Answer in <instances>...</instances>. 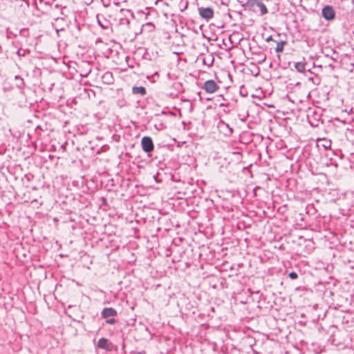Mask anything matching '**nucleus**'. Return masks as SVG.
<instances>
[{"label":"nucleus","instance_id":"nucleus-1","mask_svg":"<svg viewBox=\"0 0 354 354\" xmlns=\"http://www.w3.org/2000/svg\"><path fill=\"white\" fill-rule=\"evenodd\" d=\"M323 113L324 110L320 107L309 108L307 111V120L309 124L313 127H318L324 124Z\"/></svg>","mask_w":354,"mask_h":354},{"label":"nucleus","instance_id":"nucleus-2","mask_svg":"<svg viewBox=\"0 0 354 354\" xmlns=\"http://www.w3.org/2000/svg\"><path fill=\"white\" fill-rule=\"evenodd\" d=\"M246 10L252 12L259 16H264L268 12L266 6L262 0H251Z\"/></svg>","mask_w":354,"mask_h":354},{"label":"nucleus","instance_id":"nucleus-3","mask_svg":"<svg viewBox=\"0 0 354 354\" xmlns=\"http://www.w3.org/2000/svg\"><path fill=\"white\" fill-rule=\"evenodd\" d=\"M118 315L117 310L113 308H104L101 312V317L103 319H106V324H115L117 323L115 317Z\"/></svg>","mask_w":354,"mask_h":354},{"label":"nucleus","instance_id":"nucleus-4","mask_svg":"<svg viewBox=\"0 0 354 354\" xmlns=\"http://www.w3.org/2000/svg\"><path fill=\"white\" fill-rule=\"evenodd\" d=\"M12 44L17 48L16 53L19 57H25L30 53L28 46H31V44H23L22 40L17 39L12 41Z\"/></svg>","mask_w":354,"mask_h":354},{"label":"nucleus","instance_id":"nucleus-5","mask_svg":"<svg viewBox=\"0 0 354 354\" xmlns=\"http://www.w3.org/2000/svg\"><path fill=\"white\" fill-rule=\"evenodd\" d=\"M219 83H221L220 81L218 83L214 80H209L205 81L203 84V85L201 86V88L206 93H209V94L214 93L218 91L220 89Z\"/></svg>","mask_w":354,"mask_h":354},{"label":"nucleus","instance_id":"nucleus-6","mask_svg":"<svg viewBox=\"0 0 354 354\" xmlns=\"http://www.w3.org/2000/svg\"><path fill=\"white\" fill-rule=\"evenodd\" d=\"M339 64L341 68L346 71L352 72L354 69L353 59L347 54L342 56Z\"/></svg>","mask_w":354,"mask_h":354},{"label":"nucleus","instance_id":"nucleus-7","mask_svg":"<svg viewBox=\"0 0 354 354\" xmlns=\"http://www.w3.org/2000/svg\"><path fill=\"white\" fill-rule=\"evenodd\" d=\"M141 148L142 151L147 153L149 156L154 150V144L151 137L144 136L140 142Z\"/></svg>","mask_w":354,"mask_h":354},{"label":"nucleus","instance_id":"nucleus-8","mask_svg":"<svg viewBox=\"0 0 354 354\" xmlns=\"http://www.w3.org/2000/svg\"><path fill=\"white\" fill-rule=\"evenodd\" d=\"M102 15L105 17L113 25L117 24L118 18L120 17L118 10L104 9L102 12Z\"/></svg>","mask_w":354,"mask_h":354},{"label":"nucleus","instance_id":"nucleus-9","mask_svg":"<svg viewBox=\"0 0 354 354\" xmlns=\"http://www.w3.org/2000/svg\"><path fill=\"white\" fill-rule=\"evenodd\" d=\"M98 25L104 30L112 32H113V24L108 21V19L102 15V13H99L96 15Z\"/></svg>","mask_w":354,"mask_h":354},{"label":"nucleus","instance_id":"nucleus-10","mask_svg":"<svg viewBox=\"0 0 354 354\" xmlns=\"http://www.w3.org/2000/svg\"><path fill=\"white\" fill-rule=\"evenodd\" d=\"M115 347L117 348L111 342L105 337H101L97 344V348L105 350L107 352H111Z\"/></svg>","mask_w":354,"mask_h":354},{"label":"nucleus","instance_id":"nucleus-11","mask_svg":"<svg viewBox=\"0 0 354 354\" xmlns=\"http://www.w3.org/2000/svg\"><path fill=\"white\" fill-rule=\"evenodd\" d=\"M169 92L168 95L173 99L177 98L178 97L179 93L183 92V86L182 83L179 82H174L172 83L169 88Z\"/></svg>","mask_w":354,"mask_h":354},{"label":"nucleus","instance_id":"nucleus-12","mask_svg":"<svg viewBox=\"0 0 354 354\" xmlns=\"http://www.w3.org/2000/svg\"><path fill=\"white\" fill-rule=\"evenodd\" d=\"M198 10L201 17L206 21H209L214 17V11L211 7H198Z\"/></svg>","mask_w":354,"mask_h":354},{"label":"nucleus","instance_id":"nucleus-13","mask_svg":"<svg viewBox=\"0 0 354 354\" xmlns=\"http://www.w3.org/2000/svg\"><path fill=\"white\" fill-rule=\"evenodd\" d=\"M50 1L48 0H35V4L38 10L47 14L50 12Z\"/></svg>","mask_w":354,"mask_h":354},{"label":"nucleus","instance_id":"nucleus-14","mask_svg":"<svg viewBox=\"0 0 354 354\" xmlns=\"http://www.w3.org/2000/svg\"><path fill=\"white\" fill-rule=\"evenodd\" d=\"M127 14L129 15H133L131 11L127 9H125L122 12H119L120 17L116 25L129 26L130 24V20L128 18Z\"/></svg>","mask_w":354,"mask_h":354},{"label":"nucleus","instance_id":"nucleus-15","mask_svg":"<svg viewBox=\"0 0 354 354\" xmlns=\"http://www.w3.org/2000/svg\"><path fill=\"white\" fill-rule=\"evenodd\" d=\"M322 14L323 17L326 20H332L335 17V12L333 7L330 6H326L323 8Z\"/></svg>","mask_w":354,"mask_h":354},{"label":"nucleus","instance_id":"nucleus-16","mask_svg":"<svg viewBox=\"0 0 354 354\" xmlns=\"http://www.w3.org/2000/svg\"><path fill=\"white\" fill-rule=\"evenodd\" d=\"M19 39L23 41V44H30L29 42L30 31L28 28H22L19 30V35H15V39Z\"/></svg>","mask_w":354,"mask_h":354},{"label":"nucleus","instance_id":"nucleus-17","mask_svg":"<svg viewBox=\"0 0 354 354\" xmlns=\"http://www.w3.org/2000/svg\"><path fill=\"white\" fill-rule=\"evenodd\" d=\"M156 23L154 21H146L142 25L141 31L142 32L150 33L155 30Z\"/></svg>","mask_w":354,"mask_h":354},{"label":"nucleus","instance_id":"nucleus-18","mask_svg":"<svg viewBox=\"0 0 354 354\" xmlns=\"http://www.w3.org/2000/svg\"><path fill=\"white\" fill-rule=\"evenodd\" d=\"M114 81L113 73L110 71L105 72L102 76V82L104 84L111 85L114 83Z\"/></svg>","mask_w":354,"mask_h":354},{"label":"nucleus","instance_id":"nucleus-19","mask_svg":"<svg viewBox=\"0 0 354 354\" xmlns=\"http://www.w3.org/2000/svg\"><path fill=\"white\" fill-rule=\"evenodd\" d=\"M201 56L203 57L202 62L203 65L207 66V67H211L213 65L214 62V57L213 55L208 54L205 56L203 55Z\"/></svg>","mask_w":354,"mask_h":354},{"label":"nucleus","instance_id":"nucleus-20","mask_svg":"<svg viewBox=\"0 0 354 354\" xmlns=\"http://www.w3.org/2000/svg\"><path fill=\"white\" fill-rule=\"evenodd\" d=\"M276 44V47L274 50L277 53H281L283 50V48L285 45L288 44V41L286 40H282L280 38H277L274 40Z\"/></svg>","mask_w":354,"mask_h":354},{"label":"nucleus","instance_id":"nucleus-21","mask_svg":"<svg viewBox=\"0 0 354 354\" xmlns=\"http://www.w3.org/2000/svg\"><path fill=\"white\" fill-rule=\"evenodd\" d=\"M317 145L318 147L322 146L325 149H328L331 147V141L326 138H317Z\"/></svg>","mask_w":354,"mask_h":354},{"label":"nucleus","instance_id":"nucleus-22","mask_svg":"<svg viewBox=\"0 0 354 354\" xmlns=\"http://www.w3.org/2000/svg\"><path fill=\"white\" fill-rule=\"evenodd\" d=\"M132 93L144 96L147 94V89L144 86H133L132 88Z\"/></svg>","mask_w":354,"mask_h":354},{"label":"nucleus","instance_id":"nucleus-23","mask_svg":"<svg viewBox=\"0 0 354 354\" xmlns=\"http://www.w3.org/2000/svg\"><path fill=\"white\" fill-rule=\"evenodd\" d=\"M346 136L348 140L354 142V123L351 125V128H347Z\"/></svg>","mask_w":354,"mask_h":354},{"label":"nucleus","instance_id":"nucleus-24","mask_svg":"<svg viewBox=\"0 0 354 354\" xmlns=\"http://www.w3.org/2000/svg\"><path fill=\"white\" fill-rule=\"evenodd\" d=\"M109 9L118 10V12H122L124 9L121 7V3L118 0H112Z\"/></svg>","mask_w":354,"mask_h":354},{"label":"nucleus","instance_id":"nucleus-25","mask_svg":"<svg viewBox=\"0 0 354 354\" xmlns=\"http://www.w3.org/2000/svg\"><path fill=\"white\" fill-rule=\"evenodd\" d=\"M188 3V0H179L177 5V9L182 12L187 8Z\"/></svg>","mask_w":354,"mask_h":354},{"label":"nucleus","instance_id":"nucleus-26","mask_svg":"<svg viewBox=\"0 0 354 354\" xmlns=\"http://www.w3.org/2000/svg\"><path fill=\"white\" fill-rule=\"evenodd\" d=\"M306 64L304 62H298L295 63L294 66L297 71L304 73L306 71Z\"/></svg>","mask_w":354,"mask_h":354},{"label":"nucleus","instance_id":"nucleus-27","mask_svg":"<svg viewBox=\"0 0 354 354\" xmlns=\"http://www.w3.org/2000/svg\"><path fill=\"white\" fill-rule=\"evenodd\" d=\"M308 81L312 82L315 85H319L321 84L322 79L318 75H314V76L308 77Z\"/></svg>","mask_w":354,"mask_h":354},{"label":"nucleus","instance_id":"nucleus-28","mask_svg":"<svg viewBox=\"0 0 354 354\" xmlns=\"http://www.w3.org/2000/svg\"><path fill=\"white\" fill-rule=\"evenodd\" d=\"M306 214H312L317 212V210L315 209V207L313 204H309L306 207Z\"/></svg>","mask_w":354,"mask_h":354},{"label":"nucleus","instance_id":"nucleus-29","mask_svg":"<svg viewBox=\"0 0 354 354\" xmlns=\"http://www.w3.org/2000/svg\"><path fill=\"white\" fill-rule=\"evenodd\" d=\"M236 1L241 4V6L242 7L244 8L245 10H246L251 0H236Z\"/></svg>","mask_w":354,"mask_h":354},{"label":"nucleus","instance_id":"nucleus-30","mask_svg":"<svg viewBox=\"0 0 354 354\" xmlns=\"http://www.w3.org/2000/svg\"><path fill=\"white\" fill-rule=\"evenodd\" d=\"M344 264L351 269H354V261L351 259L344 260Z\"/></svg>","mask_w":354,"mask_h":354},{"label":"nucleus","instance_id":"nucleus-31","mask_svg":"<svg viewBox=\"0 0 354 354\" xmlns=\"http://www.w3.org/2000/svg\"><path fill=\"white\" fill-rule=\"evenodd\" d=\"M15 80L17 81V86L21 88L24 85V80L19 75L15 76Z\"/></svg>","mask_w":354,"mask_h":354},{"label":"nucleus","instance_id":"nucleus-32","mask_svg":"<svg viewBox=\"0 0 354 354\" xmlns=\"http://www.w3.org/2000/svg\"><path fill=\"white\" fill-rule=\"evenodd\" d=\"M229 153H232V154L236 156L237 160H239V161L241 160L242 153L241 151H234L229 152Z\"/></svg>","mask_w":354,"mask_h":354},{"label":"nucleus","instance_id":"nucleus-33","mask_svg":"<svg viewBox=\"0 0 354 354\" xmlns=\"http://www.w3.org/2000/svg\"><path fill=\"white\" fill-rule=\"evenodd\" d=\"M219 106L223 107V111L225 113H229L230 112L229 104L221 103Z\"/></svg>","mask_w":354,"mask_h":354},{"label":"nucleus","instance_id":"nucleus-34","mask_svg":"<svg viewBox=\"0 0 354 354\" xmlns=\"http://www.w3.org/2000/svg\"><path fill=\"white\" fill-rule=\"evenodd\" d=\"M223 126H225L226 127L228 128L229 132H230V134L233 133V129L232 128L230 127L229 125L227 123H225L224 121L220 120V122H218V127H222Z\"/></svg>","mask_w":354,"mask_h":354},{"label":"nucleus","instance_id":"nucleus-35","mask_svg":"<svg viewBox=\"0 0 354 354\" xmlns=\"http://www.w3.org/2000/svg\"><path fill=\"white\" fill-rule=\"evenodd\" d=\"M101 1L104 7V9H108L111 8L112 0H101Z\"/></svg>","mask_w":354,"mask_h":354},{"label":"nucleus","instance_id":"nucleus-36","mask_svg":"<svg viewBox=\"0 0 354 354\" xmlns=\"http://www.w3.org/2000/svg\"><path fill=\"white\" fill-rule=\"evenodd\" d=\"M277 38H280V35H276L274 36L270 35L266 39V41L267 42L274 41V40L277 39Z\"/></svg>","mask_w":354,"mask_h":354},{"label":"nucleus","instance_id":"nucleus-37","mask_svg":"<svg viewBox=\"0 0 354 354\" xmlns=\"http://www.w3.org/2000/svg\"><path fill=\"white\" fill-rule=\"evenodd\" d=\"M288 276L291 279H296L298 278V274L297 272H291L288 274Z\"/></svg>","mask_w":354,"mask_h":354},{"label":"nucleus","instance_id":"nucleus-38","mask_svg":"<svg viewBox=\"0 0 354 354\" xmlns=\"http://www.w3.org/2000/svg\"><path fill=\"white\" fill-rule=\"evenodd\" d=\"M25 178L28 181H30L34 178V175L32 174H27L25 175Z\"/></svg>","mask_w":354,"mask_h":354},{"label":"nucleus","instance_id":"nucleus-39","mask_svg":"<svg viewBox=\"0 0 354 354\" xmlns=\"http://www.w3.org/2000/svg\"><path fill=\"white\" fill-rule=\"evenodd\" d=\"M131 354H147V353L145 351H139V352L131 351Z\"/></svg>","mask_w":354,"mask_h":354},{"label":"nucleus","instance_id":"nucleus-40","mask_svg":"<svg viewBox=\"0 0 354 354\" xmlns=\"http://www.w3.org/2000/svg\"><path fill=\"white\" fill-rule=\"evenodd\" d=\"M129 59H130V57H129V56H127V57H126V62H127V63L128 66H129V68H133V66L132 65H130V64H129Z\"/></svg>","mask_w":354,"mask_h":354},{"label":"nucleus","instance_id":"nucleus-41","mask_svg":"<svg viewBox=\"0 0 354 354\" xmlns=\"http://www.w3.org/2000/svg\"><path fill=\"white\" fill-rule=\"evenodd\" d=\"M149 17H150V14L148 13L146 17H145V19L147 21H151L150 19H149Z\"/></svg>","mask_w":354,"mask_h":354},{"label":"nucleus","instance_id":"nucleus-42","mask_svg":"<svg viewBox=\"0 0 354 354\" xmlns=\"http://www.w3.org/2000/svg\"><path fill=\"white\" fill-rule=\"evenodd\" d=\"M163 3V1H162V0H157V1H156V4H158V3Z\"/></svg>","mask_w":354,"mask_h":354},{"label":"nucleus","instance_id":"nucleus-43","mask_svg":"<svg viewBox=\"0 0 354 354\" xmlns=\"http://www.w3.org/2000/svg\"><path fill=\"white\" fill-rule=\"evenodd\" d=\"M37 129H41V128L40 126H37L35 129V131H37Z\"/></svg>","mask_w":354,"mask_h":354},{"label":"nucleus","instance_id":"nucleus-44","mask_svg":"<svg viewBox=\"0 0 354 354\" xmlns=\"http://www.w3.org/2000/svg\"><path fill=\"white\" fill-rule=\"evenodd\" d=\"M153 75H158V72H156Z\"/></svg>","mask_w":354,"mask_h":354},{"label":"nucleus","instance_id":"nucleus-45","mask_svg":"<svg viewBox=\"0 0 354 354\" xmlns=\"http://www.w3.org/2000/svg\"><path fill=\"white\" fill-rule=\"evenodd\" d=\"M240 93H241L242 96H245L243 93H242V91H240Z\"/></svg>","mask_w":354,"mask_h":354},{"label":"nucleus","instance_id":"nucleus-46","mask_svg":"<svg viewBox=\"0 0 354 354\" xmlns=\"http://www.w3.org/2000/svg\"><path fill=\"white\" fill-rule=\"evenodd\" d=\"M240 93H241L242 96H245L243 93H242V91H240Z\"/></svg>","mask_w":354,"mask_h":354},{"label":"nucleus","instance_id":"nucleus-47","mask_svg":"<svg viewBox=\"0 0 354 354\" xmlns=\"http://www.w3.org/2000/svg\"><path fill=\"white\" fill-rule=\"evenodd\" d=\"M240 93H241L242 96H245L243 93H242V91H240Z\"/></svg>","mask_w":354,"mask_h":354},{"label":"nucleus","instance_id":"nucleus-48","mask_svg":"<svg viewBox=\"0 0 354 354\" xmlns=\"http://www.w3.org/2000/svg\"><path fill=\"white\" fill-rule=\"evenodd\" d=\"M161 113H162V114H165V113H166V112H165V111H162V112H161Z\"/></svg>","mask_w":354,"mask_h":354},{"label":"nucleus","instance_id":"nucleus-49","mask_svg":"<svg viewBox=\"0 0 354 354\" xmlns=\"http://www.w3.org/2000/svg\"><path fill=\"white\" fill-rule=\"evenodd\" d=\"M155 127H156L157 129H159L157 127V124H155Z\"/></svg>","mask_w":354,"mask_h":354},{"label":"nucleus","instance_id":"nucleus-50","mask_svg":"<svg viewBox=\"0 0 354 354\" xmlns=\"http://www.w3.org/2000/svg\"><path fill=\"white\" fill-rule=\"evenodd\" d=\"M351 111H354V107H352Z\"/></svg>","mask_w":354,"mask_h":354},{"label":"nucleus","instance_id":"nucleus-51","mask_svg":"<svg viewBox=\"0 0 354 354\" xmlns=\"http://www.w3.org/2000/svg\"><path fill=\"white\" fill-rule=\"evenodd\" d=\"M353 123H354V119H353Z\"/></svg>","mask_w":354,"mask_h":354}]
</instances>
